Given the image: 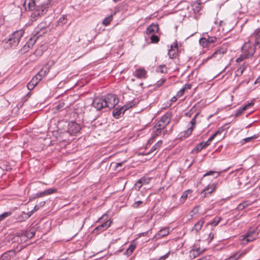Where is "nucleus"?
<instances>
[{"label": "nucleus", "instance_id": "1", "mask_svg": "<svg viewBox=\"0 0 260 260\" xmlns=\"http://www.w3.org/2000/svg\"><path fill=\"white\" fill-rule=\"evenodd\" d=\"M52 4V0H24L23 7L25 10H34L31 17L35 19L43 15Z\"/></svg>", "mask_w": 260, "mask_h": 260}, {"label": "nucleus", "instance_id": "2", "mask_svg": "<svg viewBox=\"0 0 260 260\" xmlns=\"http://www.w3.org/2000/svg\"><path fill=\"white\" fill-rule=\"evenodd\" d=\"M23 34L24 30L23 29L15 31L11 35L7 43L9 44L11 47H16L18 44Z\"/></svg>", "mask_w": 260, "mask_h": 260}, {"label": "nucleus", "instance_id": "3", "mask_svg": "<svg viewBox=\"0 0 260 260\" xmlns=\"http://www.w3.org/2000/svg\"><path fill=\"white\" fill-rule=\"evenodd\" d=\"M45 33V31L44 29H41L40 30H39L38 29H37L34 32V36L33 38H30L29 40V41L27 42L26 44L24 46V50L25 49L26 47L28 48H31L34 45L36 40Z\"/></svg>", "mask_w": 260, "mask_h": 260}, {"label": "nucleus", "instance_id": "4", "mask_svg": "<svg viewBox=\"0 0 260 260\" xmlns=\"http://www.w3.org/2000/svg\"><path fill=\"white\" fill-rule=\"evenodd\" d=\"M242 53L246 57L249 58L253 56L255 51V47L251 43H245L242 47Z\"/></svg>", "mask_w": 260, "mask_h": 260}, {"label": "nucleus", "instance_id": "5", "mask_svg": "<svg viewBox=\"0 0 260 260\" xmlns=\"http://www.w3.org/2000/svg\"><path fill=\"white\" fill-rule=\"evenodd\" d=\"M106 107L109 109H113L118 103L119 100L115 94H109L105 97Z\"/></svg>", "mask_w": 260, "mask_h": 260}, {"label": "nucleus", "instance_id": "6", "mask_svg": "<svg viewBox=\"0 0 260 260\" xmlns=\"http://www.w3.org/2000/svg\"><path fill=\"white\" fill-rule=\"evenodd\" d=\"M105 103V98L96 97L94 99L92 105L97 110H101L103 108H106Z\"/></svg>", "mask_w": 260, "mask_h": 260}, {"label": "nucleus", "instance_id": "7", "mask_svg": "<svg viewBox=\"0 0 260 260\" xmlns=\"http://www.w3.org/2000/svg\"><path fill=\"white\" fill-rule=\"evenodd\" d=\"M135 105L136 103H134V102H131L126 104L124 106L121 107L120 109H115L113 112V116L115 117L118 118L120 114L123 113L126 110L132 108Z\"/></svg>", "mask_w": 260, "mask_h": 260}, {"label": "nucleus", "instance_id": "8", "mask_svg": "<svg viewBox=\"0 0 260 260\" xmlns=\"http://www.w3.org/2000/svg\"><path fill=\"white\" fill-rule=\"evenodd\" d=\"M203 251L201 249L200 245L198 243H195L189 252V256L191 258H194L201 254Z\"/></svg>", "mask_w": 260, "mask_h": 260}, {"label": "nucleus", "instance_id": "9", "mask_svg": "<svg viewBox=\"0 0 260 260\" xmlns=\"http://www.w3.org/2000/svg\"><path fill=\"white\" fill-rule=\"evenodd\" d=\"M198 114H197L190 121L189 123L190 125L188 127L187 130L184 132V137H188L191 134L196 124V118Z\"/></svg>", "mask_w": 260, "mask_h": 260}, {"label": "nucleus", "instance_id": "10", "mask_svg": "<svg viewBox=\"0 0 260 260\" xmlns=\"http://www.w3.org/2000/svg\"><path fill=\"white\" fill-rule=\"evenodd\" d=\"M178 52V45L177 42H174L171 45V48L168 51V55L170 58H175Z\"/></svg>", "mask_w": 260, "mask_h": 260}, {"label": "nucleus", "instance_id": "11", "mask_svg": "<svg viewBox=\"0 0 260 260\" xmlns=\"http://www.w3.org/2000/svg\"><path fill=\"white\" fill-rule=\"evenodd\" d=\"M152 129L153 135L152 138L148 141L149 143H152L153 142V140L155 139L156 137L161 136V135L164 136L166 132V130H162L161 129L156 128L155 126L153 127Z\"/></svg>", "mask_w": 260, "mask_h": 260}, {"label": "nucleus", "instance_id": "12", "mask_svg": "<svg viewBox=\"0 0 260 260\" xmlns=\"http://www.w3.org/2000/svg\"><path fill=\"white\" fill-rule=\"evenodd\" d=\"M111 222L112 221H110V220H108L107 221L104 222L99 226L96 227L94 229L93 232L94 233H96L97 231L102 232L106 230L110 226Z\"/></svg>", "mask_w": 260, "mask_h": 260}, {"label": "nucleus", "instance_id": "13", "mask_svg": "<svg viewBox=\"0 0 260 260\" xmlns=\"http://www.w3.org/2000/svg\"><path fill=\"white\" fill-rule=\"evenodd\" d=\"M222 131L223 129L222 128L218 129V130L216 131L213 135H212L206 142H202V144H203L204 148H205L207 146L209 145L210 143L214 139V138L218 135L220 134Z\"/></svg>", "mask_w": 260, "mask_h": 260}, {"label": "nucleus", "instance_id": "14", "mask_svg": "<svg viewBox=\"0 0 260 260\" xmlns=\"http://www.w3.org/2000/svg\"><path fill=\"white\" fill-rule=\"evenodd\" d=\"M216 185L213 183L207 186L202 191V194H204V197H206L207 194H211L215 189Z\"/></svg>", "mask_w": 260, "mask_h": 260}, {"label": "nucleus", "instance_id": "15", "mask_svg": "<svg viewBox=\"0 0 260 260\" xmlns=\"http://www.w3.org/2000/svg\"><path fill=\"white\" fill-rule=\"evenodd\" d=\"M147 72L144 68L138 69L135 72V76L139 79L145 78Z\"/></svg>", "mask_w": 260, "mask_h": 260}, {"label": "nucleus", "instance_id": "16", "mask_svg": "<svg viewBox=\"0 0 260 260\" xmlns=\"http://www.w3.org/2000/svg\"><path fill=\"white\" fill-rule=\"evenodd\" d=\"M15 255V252L13 250L7 251L2 254L0 257V260H10Z\"/></svg>", "mask_w": 260, "mask_h": 260}, {"label": "nucleus", "instance_id": "17", "mask_svg": "<svg viewBox=\"0 0 260 260\" xmlns=\"http://www.w3.org/2000/svg\"><path fill=\"white\" fill-rule=\"evenodd\" d=\"M171 119V114L167 113L162 116V117L159 121H160V123H163L164 125L167 126L170 123Z\"/></svg>", "mask_w": 260, "mask_h": 260}, {"label": "nucleus", "instance_id": "18", "mask_svg": "<svg viewBox=\"0 0 260 260\" xmlns=\"http://www.w3.org/2000/svg\"><path fill=\"white\" fill-rule=\"evenodd\" d=\"M158 29L159 27L157 24H152L147 27L146 29V33L148 35H152L154 32H157L158 31Z\"/></svg>", "mask_w": 260, "mask_h": 260}, {"label": "nucleus", "instance_id": "19", "mask_svg": "<svg viewBox=\"0 0 260 260\" xmlns=\"http://www.w3.org/2000/svg\"><path fill=\"white\" fill-rule=\"evenodd\" d=\"M205 222V221L203 218H201L199 221H198L193 226V227L192 229V231H195L196 233H198L199 231H200L204 223Z\"/></svg>", "mask_w": 260, "mask_h": 260}, {"label": "nucleus", "instance_id": "20", "mask_svg": "<svg viewBox=\"0 0 260 260\" xmlns=\"http://www.w3.org/2000/svg\"><path fill=\"white\" fill-rule=\"evenodd\" d=\"M226 52V49L223 48H220L218 50L215 51L211 56L208 57L206 60L210 59L212 58H215L217 56V55H221L225 53Z\"/></svg>", "mask_w": 260, "mask_h": 260}, {"label": "nucleus", "instance_id": "21", "mask_svg": "<svg viewBox=\"0 0 260 260\" xmlns=\"http://www.w3.org/2000/svg\"><path fill=\"white\" fill-rule=\"evenodd\" d=\"M253 105H254V103L252 102L249 103L248 104L245 105L242 108L239 109L236 113V116H239L241 115L242 114V113L243 112V111H244L248 108L253 106Z\"/></svg>", "mask_w": 260, "mask_h": 260}, {"label": "nucleus", "instance_id": "22", "mask_svg": "<svg viewBox=\"0 0 260 260\" xmlns=\"http://www.w3.org/2000/svg\"><path fill=\"white\" fill-rule=\"evenodd\" d=\"M214 237V234L212 231L207 232L204 234V237L205 238V241L209 243L212 241Z\"/></svg>", "mask_w": 260, "mask_h": 260}, {"label": "nucleus", "instance_id": "23", "mask_svg": "<svg viewBox=\"0 0 260 260\" xmlns=\"http://www.w3.org/2000/svg\"><path fill=\"white\" fill-rule=\"evenodd\" d=\"M246 251H243L241 253L238 252L235 253L232 256H230L228 259V260H236L240 258L243 255H245L246 254Z\"/></svg>", "mask_w": 260, "mask_h": 260}, {"label": "nucleus", "instance_id": "24", "mask_svg": "<svg viewBox=\"0 0 260 260\" xmlns=\"http://www.w3.org/2000/svg\"><path fill=\"white\" fill-rule=\"evenodd\" d=\"M38 83L37 79L33 77L31 80L27 85L28 89L29 90L33 89Z\"/></svg>", "mask_w": 260, "mask_h": 260}, {"label": "nucleus", "instance_id": "25", "mask_svg": "<svg viewBox=\"0 0 260 260\" xmlns=\"http://www.w3.org/2000/svg\"><path fill=\"white\" fill-rule=\"evenodd\" d=\"M169 233V229L168 228L161 229L158 233V236L161 237H165L168 235Z\"/></svg>", "mask_w": 260, "mask_h": 260}, {"label": "nucleus", "instance_id": "26", "mask_svg": "<svg viewBox=\"0 0 260 260\" xmlns=\"http://www.w3.org/2000/svg\"><path fill=\"white\" fill-rule=\"evenodd\" d=\"M246 68V66L245 64L241 66L236 71V75L238 76H241Z\"/></svg>", "mask_w": 260, "mask_h": 260}, {"label": "nucleus", "instance_id": "27", "mask_svg": "<svg viewBox=\"0 0 260 260\" xmlns=\"http://www.w3.org/2000/svg\"><path fill=\"white\" fill-rule=\"evenodd\" d=\"M136 248V245L134 244H131L128 248L126 249L125 251V254L127 255H131L135 249Z\"/></svg>", "mask_w": 260, "mask_h": 260}, {"label": "nucleus", "instance_id": "28", "mask_svg": "<svg viewBox=\"0 0 260 260\" xmlns=\"http://www.w3.org/2000/svg\"><path fill=\"white\" fill-rule=\"evenodd\" d=\"M156 71L158 73L162 74L166 73L167 72V68L165 65H160L157 68Z\"/></svg>", "mask_w": 260, "mask_h": 260}, {"label": "nucleus", "instance_id": "29", "mask_svg": "<svg viewBox=\"0 0 260 260\" xmlns=\"http://www.w3.org/2000/svg\"><path fill=\"white\" fill-rule=\"evenodd\" d=\"M210 175H213L214 178H217L219 175V173L218 172L210 171L205 174L203 177Z\"/></svg>", "mask_w": 260, "mask_h": 260}, {"label": "nucleus", "instance_id": "30", "mask_svg": "<svg viewBox=\"0 0 260 260\" xmlns=\"http://www.w3.org/2000/svg\"><path fill=\"white\" fill-rule=\"evenodd\" d=\"M67 22V18L66 15H63L61 17H60L58 21H57L58 25H62L64 24H66Z\"/></svg>", "mask_w": 260, "mask_h": 260}, {"label": "nucleus", "instance_id": "31", "mask_svg": "<svg viewBox=\"0 0 260 260\" xmlns=\"http://www.w3.org/2000/svg\"><path fill=\"white\" fill-rule=\"evenodd\" d=\"M221 217H216L214 218V219L211 223H208V224H207V225L211 224L213 226H216L218 224V223L221 221Z\"/></svg>", "mask_w": 260, "mask_h": 260}, {"label": "nucleus", "instance_id": "32", "mask_svg": "<svg viewBox=\"0 0 260 260\" xmlns=\"http://www.w3.org/2000/svg\"><path fill=\"white\" fill-rule=\"evenodd\" d=\"M200 44L203 47H206L209 46L208 43H207V40L206 38H202L200 40Z\"/></svg>", "mask_w": 260, "mask_h": 260}, {"label": "nucleus", "instance_id": "33", "mask_svg": "<svg viewBox=\"0 0 260 260\" xmlns=\"http://www.w3.org/2000/svg\"><path fill=\"white\" fill-rule=\"evenodd\" d=\"M112 15L108 16L103 20V24L105 26L108 25L110 24V22L112 21Z\"/></svg>", "mask_w": 260, "mask_h": 260}, {"label": "nucleus", "instance_id": "34", "mask_svg": "<svg viewBox=\"0 0 260 260\" xmlns=\"http://www.w3.org/2000/svg\"><path fill=\"white\" fill-rule=\"evenodd\" d=\"M55 109L57 111H61L65 109V104L63 102H61L55 106Z\"/></svg>", "mask_w": 260, "mask_h": 260}, {"label": "nucleus", "instance_id": "35", "mask_svg": "<svg viewBox=\"0 0 260 260\" xmlns=\"http://www.w3.org/2000/svg\"><path fill=\"white\" fill-rule=\"evenodd\" d=\"M207 40V43L209 45L211 44L216 42L217 38L215 37H209L208 36L207 38H206Z\"/></svg>", "mask_w": 260, "mask_h": 260}, {"label": "nucleus", "instance_id": "36", "mask_svg": "<svg viewBox=\"0 0 260 260\" xmlns=\"http://www.w3.org/2000/svg\"><path fill=\"white\" fill-rule=\"evenodd\" d=\"M150 40L152 43H157L159 40V38L154 34H152L150 37Z\"/></svg>", "mask_w": 260, "mask_h": 260}, {"label": "nucleus", "instance_id": "37", "mask_svg": "<svg viewBox=\"0 0 260 260\" xmlns=\"http://www.w3.org/2000/svg\"><path fill=\"white\" fill-rule=\"evenodd\" d=\"M204 148L203 144L200 143L198 144L193 149V151L199 152L202 150Z\"/></svg>", "mask_w": 260, "mask_h": 260}, {"label": "nucleus", "instance_id": "38", "mask_svg": "<svg viewBox=\"0 0 260 260\" xmlns=\"http://www.w3.org/2000/svg\"><path fill=\"white\" fill-rule=\"evenodd\" d=\"M11 214L12 213L11 212H6L0 215V221L11 215Z\"/></svg>", "mask_w": 260, "mask_h": 260}, {"label": "nucleus", "instance_id": "39", "mask_svg": "<svg viewBox=\"0 0 260 260\" xmlns=\"http://www.w3.org/2000/svg\"><path fill=\"white\" fill-rule=\"evenodd\" d=\"M154 126L162 130H165V128L166 125H164L163 123H160V121H158Z\"/></svg>", "mask_w": 260, "mask_h": 260}, {"label": "nucleus", "instance_id": "40", "mask_svg": "<svg viewBox=\"0 0 260 260\" xmlns=\"http://www.w3.org/2000/svg\"><path fill=\"white\" fill-rule=\"evenodd\" d=\"M57 191V189L56 188H49L46 189L44 191L45 193V196L50 194L52 193L56 192Z\"/></svg>", "mask_w": 260, "mask_h": 260}, {"label": "nucleus", "instance_id": "41", "mask_svg": "<svg viewBox=\"0 0 260 260\" xmlns=\"http://www.w3.org/2000/svg\"><path fill=\"white\" fill-rule=\"evenodd\" d=\"M244 239L247 242L252 241L254 240L253 238L251 237V235L249 233H247L244 237Z\"/></svg>", "mask_w": 260, "mask_h": 260}, {"label": "nucleus", "instance_id": "42", "mask_svg": "<svg viewBox=\"0 0 260 260\" xmlns=\"http://www.w3.org/2000/svg\"><path fill=\"white\" fill-rule=\"evenodd\" d=\"M143 185V183L142 182L141 179H140L135 184V188L136 189L139 190L141 187Z\"/></svg>", "mask_w": 260, "mask_h": 260}, {"label": "nucleus", "instance_id": "43", "mask_svg": "<svg viewBox=\"0 0 260 260\" xmlns=\"http://www.w3.org/2000/svg\"><path fill=\"white\" fill-rule=\"evenodd\" d=\"M162 144V141H159L155 145L153 146V147L151 148V151L153 152L155 150H156L157 148H158L160 145Z\"/></svg>", "mask_w": 260, "mask_h": 260}, {"label": "nucleus", "instance_id": "44", "mask_svg": "<svg viewBox=\"0 0 260 260\" xmlns=\"http://www.w3.org/2000/svg\"><path fill=\"white\" fill-rule=\"evenodd\" d=\"M257 138V136H251V137H250L244 139L242 141V144L246 143L247 142H248L250 141L251 140H252L253 139H255V138Z\"/></svg>", "mask_w": 260, "mask_h": 260}, {"label": "nucleus", "instance_id": "45", "mask_svg": "<svg viewBox=\"0 0 260 260\" xmlns=\"http://www.w3.org/2000/svg\"><path fill=\"white\" fill-rule=\"evenodd\" d=\"M189 190H187L185 191L180 198V202L183 203L186 200V199L187 198V191H189Z\"/></svg>", "mask_w": 260, "mask_h": 260}, {"label": "nucleus", "instance_id": "46", "mask_svg": "<svg viewBox=\"0 0 260 260\" xmlns=\"http://www.w3.org/2000/svg\"><path fill=\"white\" fill-rule=\"evenodd\" d=\"M45 202H41L40 204V205H37L35 206L33 210H32V211H33L34 212H35V211H37V210H38L40 208L43 206H44V205L45 204Z\"/></svg>", "mask_w": 260, "mask_h": 260}, {"label": "nucleus", "instance_id": "47", "mask_svg": "<svg viewBox=\"0 0 260 260\" xmlns=\"http://www.w3.org/2000/svg\"><path fill=\"white\" fill-rule=\"evenodd\" d=\"M143 204V202L142 201H138L135 202L132 205V207L134 208H137L141 206Z\"/></svg>", "mask_w": 260, "mask_h": 260}, {"label": "nucleus", "instance_id": "48", "mask_svg": "<svg viewBox=\"0 0 260 260\" xmlns=\"http://www.w3.org/2000/svg\"><path fill=\"white\" fill-rule=\"evenodd\" d=\"M143 184H147L150 182V178L143 177L140 179Z\"/></svg>", "mask_w": 260, "mask_h": 260}, {"label": "nucleus", "instance_id": "49", "mask_svg": "<svg viewBox=\"0 0 260 260\" xmlns=\"http://www.w3.org/2000/svg\"><path fill=\"white\" fill-rule=\"evenodd\" d=\"M42 72V71L38 73L34 78L36 79H37V81L39 82L40 80H42V76L41 74V73Z\"/></svg>", "mask_w": 260, "mask_h": 260}, {"label": "nucleus", "instance_id": "50", "mask_svg": "<svg viewBox=\"0 0 260 260\" xmlns=\"http://www.w3.org/2000/svg\"><path fill=\"white\" fill-rule=\"evenodd\" d=\"M248 206V204H246V203H241L240 204H239L238 206V208L239 209V210H242L244 208H245L246 206Z\"/></svg>", "mask_w": 260, "mask_h": 260}, {"label": "nucleus", "instance_id": "51", "mask_svg": "<svg viewBox=\"0 0 260 260\" xmlns=\"http://www.w3.org/2000/svg\"><path fill=\"white\" fill-rule=\"evenodd\" d=\"M185 90L184 88H181L177 93L176 96L178 98L181 97L184 93Z\"/></svg>", "mask_w": 260, "mask_h": 260}, {"label": "nucleus", "instance_id": "52", "mask_svg": "<svg viewBox=\"0 0 260 260\" xmlns=\"http://www.w3.org/2000/svg\"><path fill=\"white\" fill-rule=\"evenodd\" d=\"M247 58V57H246L245 56V55H244V54L242 53V54L241 55V56H240L239 57H238V58L237 59L236 61H237V62H240V61H242V60H243L244 59Z\"/></svg>", "mask_w": 260, "mask_h": 260}, {"label": "nucleus", "instance_id": "53", "mask_svg": "<svg viewBox=\"0 0 260 260\" xmlns=\"http://www.w3.org/2000/svg\"><path fill=\"white\" fill-rule=\"evenodd\" d=\"M45 196V193L44 191H42L41 192L37 193L36 194V196H35V197L34 198H40V197H43V196Z\"/></svg>", "mask_w": 260, "mask_h": 260}, {"label": "nucleus", "instance_id": "54", "mask_svg": "<svg viewBox=\"0 0 260 260\" xmlns=\"http://www.w3.org/2000/svg\"><path fill=\"white\" fill-rule=\"evenodd\" d=\"M166 81L165 79H161L159 81H157V85L158 86H160L163 84V83Z\"/></svg>", "mask_w": 260, "mask_h": 260}, {"label": "nucleus", "instance_id": "55", "mask_svg": "<svg viewBox=\"0 0 260 260\" xmlns=\"http://www.w3.org/2000/svg\"><path fill=\"white\" fill-rule=\"evenodd\" d=\"M107 218H108L107 215V214H104V215H103V216L100 219H99V221L100 222H102L103 221H104L105 220H107Z\"/></svg>", "mask_w": 260, "mask_h": 260}, {"label": "nucleus", "instance_id": "56", "mask_svg": "<svg viewBox=\"0 0 260 260\" xmlns=\"http://www.w3.org/2000/svg\"><path fill=\"white\" fill-rule=\"evenodd\" d=\"M169 254V252L167 254H166V255H165L162 256H161L158 260H164L165 258H166L168 256Z\"/></svg>", "mask_w": 260, "mask_h": 260}, {"label": "nucleus", "instance_id": "57", "mask_svg": "<svg viewBox=\"0 0 260 260\" xmlns=\"http://www.w3.org/2000/svg\"><path fill=\"white\" fill-rule=\"evenodd\" d=\"M197 5H198L197 7H196V10H197L198 12L200 10H201V7H200V3H197V4H196Z\"/></svg>", "mask_w": 260, "mask_h": 260}, {"label": "nucleus", "instance_id": "58", "mask_svg": "<svg viewBox=\"0 0 260 260\" xmlns=\"http://www.w3.org/2000/svg\"><path fill=\"white\" fill-rule=\"evenodd\" d=\"M191 87V84H186L183 88H184V90L186 89H190Z\"/></svg>", "mask_w": 260, "mask_h": 260}, {"label": "nucleus", "instance_id": "59", "mask_svg": "<svg viewBox=\"0 0 260 260\" xmlns=\"http://www.w3.org/2000/svg\"><path fill=\"white\" fill-rule=\"evenodd\" d=\"M177 100V96H174L171 99V101L173 102H176Z\"/></svg>", "mask_w": 260, "mask_h": 260}, {"label": "nucleus", "instance_id": "60", "mask_svg": "<svg viewBox=\"0 0 260 260\" xmlns=\"http://www.w3.org/2000/svg\"><path fill=\"white\" fill-rule=\"evenodd\" d=\"M256 35L258 37H260V28L258 29L255 31Z\"/></svg>", "mask_w": 260, "mask_h": 260}, {"label": "nucleus", "instance_id": "61", "mask_svg": "<svg viewBox=\"0 0 260 260\" xmlns=\"http://www.w3.org/2000/svg\"><path fill=\"white\" fill-rule=\"evenodd\" d=\"M33 213H34L33 212V211H30V212H28L27 213V215H28V217H30L32 214Z\"/></svg>", "mask_w": 260, "mask_h": 260}, {"label": "nucleus", "instance_id": "62", "mask_svg": "<svg viewBox=\"0 0 260 260\" xmlns=\"http://www.w3.org/2000/svg\"><path fill=\"white\" fill-rule=\"evenodd\" d=\"M255 43L260 47V40L256 39Z\"/></svg>", "mask_w": 260, "mask_h": 260}, {"label": "nucleus", "instance_id": "63", "mask_svg": "<svg viewBox=\"0 0 260 260\" xmlns=\"http://www.w3.org/2000/svg\"><path fill=\"white\" fill-rule=\"evenodd\" d=\"M122 164H123V162L117 163L116 165V167L118 168V167L121 166Z\"/></svg>", "mask_w": 260, "mask_h": 260}, {"label": "nucleus", "instance_id": "64", "mask_svg": "<svg viewBox=\"0 0 260 260\" xmlns=\"http://www.w3.org/2000/svg\"><path fill=\"white\" fill-rule=\"evenodd\" d=\"M260 83V77H258L256 80V81H255V83Z\"/></svg>", "mask_w": 260, "mask_h": 260}]
</instances>
